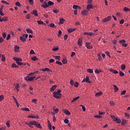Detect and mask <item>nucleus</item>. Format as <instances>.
I'll return each instance as SVG.
<instances>
[{"mask_svg": "<svg viewBox=\"0 0 130 130\" xmlns=\"http://www.w3.org/2000/svg\"><path fill=\"white\" fill-rule=\"evenodd\" d=\"M2 61H6V57L5 56V55H2Z\"/></svg>", "mask_w": 130, "mask_h": 130, "instance_id": "38", "label": "nucleus"}, {"mask_svg": "<svg viewBox=\"0 0 130 130\" xmlns=\"http://www.w3.org/2000/svg\"><path fill=\"white\" fill-rule=\"evenodd\" d=\"M20 39L22 42H26V38H25V34L20 37Z\"/></svg>", "mask_w": 130, "mask_h": 130, "instance_id": "11", "label": "nucleus"}, {"mask_svg": "<svg viewBox=\"0 0 130 130\" xmlns=\"http://www.w3.org/2000/svg\"><path fill=\"white\" fill-rule=\"evenodd\" d=\"M66 19H64L63 18H60L59 25H62V24H63V23H64Z\"/></svg>", "mask_w": 130, "mask_h": 130, "instance_id": "14", "label": "nucleus"}, {"mask_svg": "<svg viewBox=\"0 0 130 130\" xmlns=\"http://www.w3.org/2000/svg\"><path fill=\"white\" fill-rule=\"evenodd\" d=\"M61 90L58 89L57 91H54L53 92V96L56 99H60L61 98Z\"/></svg>", "mask_w": 130, "mask_h": 130, "instance_id": "1", "label": "nucleus"}, {"mask_svg": "<svg viewBox=\"0 0 130 130\" xmlns=\"http://www.w3.org/2000/svg\"><path fill=\"white\" fill-rule=\"evenodd\" d=\"M31 60H33L34 61H36V60H38V58L37 57L34 56L33 57H31Z\"/></svg>", "mask_w": 130, "mask_h": 130, "instance_id": "28", "label": "nucleus"}, {"mask_svg": "<svg viewBox=\"0 0 130 130\" xmlns=\"http://www.w3.org/2000/svg\"><path fill=\"white\" fill-rule=\"evenodd\" d=\"M74 85L75 86V87H76V88H78V87H79V82H76L74 84Z\"/></svg>", "mask_w": 130, "mask_h": 130, "instance_id": "46", "label": "nucleus"}, {"mask_svg": "<svg viewBox=\"0 0 130 130\" xmlns=\"http://www.w3.org/2000/svg\"><path fill=\"white\" fill-rule=\"evenodd\" d=\"M42 72H51V70L49 68H44L42 70Z\"/></svg>", "mask_w": 130, "mask_h": 130, "instance_id": "27", "label": "nucleus"}, {"mask_svg": "<svg viewBox=\"0 0 130 130\" xmlns=\"http://www.w3.org/2000/svg\"><path fill=\"white\" fill-rule=\"evenodd\" d=\"M15 5L17 7H21V3H20L19 2H16Z\"/></svg>", "mask_w": 130, "mask_h": 130, "instance_id": "53", "label": "nucleus"}, {"mask_svg": "<svg viewBox=\"0 0 130 130\" xmlns=\"http://www.w3.org/2000/svg\"><path fill=\"white\" fill-rule=\"evenodd\" d=\"M113 87L115 92H117V91H118V87H117V86H116V85H114Z\"/></svg>", "mask_w": 130, "mask_h": 130, "instance_id": "31", "label": "nucleus"}, {"mask_svg": "<svg viewBox=\"0 0 130 130\" xmlns=\"http://www.w3.org/2000/svg\"><path fill=\"white\" fill-rule=\"evenodd\" d=\"M13 59L14 60H15V61L16 62V63H17L18 66H22L23 62H21L22 60V58L14 57L13 58Z\"/></svg>", "mask_w": 130, "mask_h": 130, "instance_id": "2", "label": "nucleus"}, {"mask_svg": "<svg viewBox=\"0 0 130 130\" xmlns=\"http://www.w3.org/2000/svg\"><path fill=\"white\" fill-rule=\"evenodd\" d=\"M6 124L7 127H10V126H11V125L10 124V122H6Z\"/></svg>", "mask_w": 130, "mask_h": 130, "instance_id": "61", "label": "nucleus"}, {"mask_svg": "<svg viewBox=\"0 0 130 130\" xmlns=\"http://www.w3.org/2000/svg\"><path fill=\"white\" fill-rule=\"evenodd\" d=\"M21 110H23V111H30V110L28 108H22Z\"/></svg>", "mask_w": 130, "mask_h": 130, "instance_id": "41", "label": "nucleus"}, {"mask_svg": "<svg viewBox=\"0 0 130 130\" xmlns=\"http://www.w3.org/2000/svg\"><path fill=\"white\" fill-rule=\"evenodd\" d=\"M20 49V47L18 46H15L14 47V51L15 52H19V50Z\"/></svg>", "mask_w": 130, "mask_h": 130, "instance_id": "25", "label": "nucleus"}, {"mask_svg": "<svg viewBox=\"0 0 130 130\" xmlns=\"http://www.w3.org/2000/svg\"><path fill=\"white\" fill-rule=\"evenodd\" d=\"M111 16H108L107 18L104 19L102 20V22H103L104 23H106V22H108V21H110V20H111Z\"/></svg>", "mask_w": 130, "mask_h": 130, "instance_id": "8", "label": "nucleus"}, {"mask_svg": "<svg viewBox=\"0 0 130 130\" xmlns=\"http://www.w3.org/2000/svg\"><path fill=\"white\" fill-rule=\"evenodd\" d=\"M114 102L111 101L110 102V105H111V106H113L114 105Z\"/></svg>", "mask_w": 130, "mask_h": 130, "instance_id": "60", "label": "nucleus"}, {"mask_svg": "<svg viewBox=\"0 0 130 130\" xmlns=\"http://www.w3.org/2000/svg\"><path fill=\"white\" fill-rule=\"evenodd\" d=\"M111 117L113 119V120L115 121L117 123H120V122H121V120L120 119L115 117L114 115H112Z\"/></svg>", "mask_w": 130, "mask_h": 130, "instance_id": "5", "label": "nucleus"}, {"mask_svg": "<svg viewBox=\"0 0 130 130\" xmlns=\"http://www.w3.org/2000/svg\"><path fill=\"white\" fill-rule=\"evenodd\" d=\"M35 73H30L27 76H26L25 78V81H33V80H35V79H36V77L34 76V77H30L29 76L31 75H33Z\"/></svg>", "mask_w": 130, "mask_h": 130, "instance_id": "3", "label": "nucleus"}, {"mask_svg": "<svg viewBox=\"0 0 130 130\" xmlns=\"http://www.w3.org/2000/svg\"><path fill=\"white\" fill-rule=\"evenodd\" d=\"M62 62L63 64H67L68 63V59L66 58H63Z\"/></svg>", "mask_w": 130, "mask_h": 130, "instance_id": "23", "label": "nucleus"}, {"mask_svg": "<svg viewBox=\"0 0 130 130\" xmlns=\"http://www.w3.org/2000/svg\"><path fill=\"white\" fill-rule=\"evenodd\" d=\"M83 44V39L82 38H80L78 41V46H82Z\"/></svg>", "mask_w": 130, "mask_h": 130, "instance_id": "9", "label": "nucleus"}, {"mask_svg": "<svg viewBox=\"0 0 130 130\" xmlns=\"http://www.w3.org/2000/svg\"><path fill=\"white\" fill-rule=\"evenodd\" d=\"M4 99H5V96H4V95L1 94L0 95V102H1V101H3V100H4Z\"/></svg>", "mask_w": 130, "mask_h": 130, "instance_id": "39", "label": "nucleus"}, {"mask_svg": "<svg viewBox=\"0 0 130 130\" xmlns=\"http://www.w3.org/2000/svg\"><path fill=\"white\" fill-rule=\"evenodd\" d=\"M94 73H95V74H100V73H101V71L98 70H95L94 71Z\"/></svg>", "mask_w": 130, "mask_h": 130, "instance_id": "47", "label": "nucleus"}, {"mask_svg": "<svg viewBox=\"0 0 130 130\" xmlns=\"http://www.w3.org/2000/svg\"><path fill=\"white\" fill-rule=\"evenodd\" d=\"M94 118H102V116L100 115H95L94 116Z\"/></svg>", "mask_w": 130, "mask_h": 130, "instance_id": "51", "label": "nucleus"}, {"mask_svg": "<svg viewBox=\"0 0 130 130\" xmlns=\"http://www.w3.org/2000/svg\"><path fill=\"white\" fill-rule=\"evenodd\" d=\"M1 2L3 3V4H5V5H7V6H9V5H10V4L8 2L5 1L4 0H2Z\"/></svg>", "mask_w": 130, "mask_h": 130, "instance_id": "37", "label": "nucleus"}, {"mask_svg": "<svg viewBox=\"0 0 130 130\" xmlns=\"http://www.w3.org/2000/svg\"><path fill=\"white\" fill-rule=\"evenodd\" d=\"M57 87V85H53L51 88H50V91L51 92H52L53 91H54L55 90V89H56Z\"/></svg>", "mask_w": 130, "mask_h": 130, "instance_id": "18", "label": "nucleus"}, {"mask_svg": "<svg viewBox=\"0 0 130 130\" xmlns=\"http://www.w3.org/2000/svg\"><path fill=\"white\" fill-rule=\"evenodd\" d=\"M87 73H89L90 74H93V69H88L87 70Z\"/></svg>", "mask_w": 130, "mask_h": 130, "instance_id": "33", "label": "nucleus"}, {"mask_svg": "<svg viewBox=\"0 0 130 130\" xmlns=\"http://www.w3.org/2000/svg\"><path fill=\"white\" fill-rule=\"evenodd\" d=\"M48 127L50 130H52V126L51 125V123L48 124Z\"/></svg>", "mask_w": 130, "mask_h": 130, "instance_id": "52", "label": "nucleus"}, {"mask_svg": "<svg viewBox=\"0 0 130 130\" xmlns=\"http://www.w3.org/2000/svg\"><path fill=\"white\" fill-rule=\"evenodd\" d=\"M125 123H126V120H123L122 121L121 124H122V125H124Z\"/></svg>", "mask_w": 130, "mask_h": 130, "instance_id": "50", "label": "nucleus"}, {"mask_svg": "<svg viewBox=\"0 0 130 130\" xmlns=\"http://www.w3.org/2000/svg\"><path fill=\"white\" fill-rule=\"evenodd\" d=\"M48 4H47V3L44 2L43 4L42 5V7L44 8V9H46L48 8Z\"/></svg>", "mask_w": 130, "mask_h": 130, "instance_id": "17", "label": "nucleus"}, {"mask_svg": "<svg viewBox=\"0 0 130 130\" xmlns=\"http://www.w3.org/2000/svg\"><path fill=\"white\" fill-rule=\"evenodd\" d=\"M88 10H84L83 12H81V14L82 16H87L88 15Z\"/></svg>", "mask_w": 130, "mask_h": 130, "instance_id": "20", "label": "nucleus"}, {"mask_svg": "<svg viewBox=\"0 0 130 130\" xmlns=\"http://www.w3.org/2000/svg\"><path fill=\"white\" fill-rule=\"evenodd\" d=\"M55 57V59H57L58 60L60 61V56H54Z\"/></svg>", "mask_w": 130, "mask_h": 130, "instance_id": "40", "label": "nucleus"}, {"mask_svg": "<svg viewBox=\"0 0 130 130\" xmlns=\"http://www.w3.org/2000/svg\"><path fill=\"white\" fill-rule=\"evenodd\" d=\"M14 86H15V88L16 89H20V84H19L18 83H15L14 84Z\"/></svg>", "mask_w": 130, "mask_h": 130, "instance_id": "29", "label": "nucleus"}, {"mask_svg": "<svg viewBox=\"0 0 130 130\" xmlns=\"http://www.w3.org/2000/svg\"><path fill=\"white\" fill-rule=\"evenodd\" d=\"M31 14V15H34V16H35V17H37V16H38V13L37 12V11L35 10H34Z\"/></svg>", "mask_w": 130, "mask_h": 130, "instance_id": "19", "label": "nucleus"}, {"mask_svg": "<svg viewBox=\"0 0 130 130\" xmlns=\"http://www.w3.org/2000/svg\"><path fill=\"white\" fill-rule=\"evenodd\" d=\"M73 8L74 9V10H77V9H78V6H77V5H73Z\"/></svg>", "mask_w": 130, "mask_h": 130, "instance_id": "64", "label": "nucleus"}, {"mask_svg": "<svg viewBox=\"0 0 130 130\" xmlns=\"http://www.w3.org/2000/svg\"><path fill=\"white\" fill-rule=\"evenodd\" d=\"M85 82L88 83V84L91 83V81L89 79V76H86L85 78H84L81 83H85Z\"/></svg>", "mask_w": 130, "mask_h": 130, "instance_id": "6", "label": "nucleus"}, {"mask_svg": "<svg viewBox=\"0 0 130 130\" xmlns=\"http://www.w3.org/2000/svg\"><path fill=\"white\" fill-rule=\"evenodd\" d=\"M99 114L100 115H103L105 114V112L99 111Z\"/></svg>", "mask_w": 130, "mask_h": 130, "instance_id": "55", "label": "nucleus"}, {"mask_svg": "<svg viewBox=\"0 0 130 130\" xmlns=\"http://www.w3.org/2000/svg\"><path fill=\"white\" fill-rule=\"evenodd\" d=\"M84 35H87V36H95L96 35V34H93V32H84Z\"/></svg>", "mask_w": 130, "mask_h": 130, "instance_id": "7", "label": "nucleus"}, {"mask_svg": "<svg viewBox=\"0 0 130 130\" xmlns=\"http://www.w3.org/2000/svg\"><path fill=\"white\" fill-rule=\"evenodd\" d=\"M53 110L55 112V113H58V111H59V110L58 109H55L54 108H53Z\"/></svg>", "mask_w": 130, "mask_h": 130, "instance_id": "36", "label": "nucleus"}, {"mask_svg": "<svg viewBox=\"0 0 130 130\" xmlns=\"http://www.w3.org/2000/svg\"><path fill=\"white\" fill-rule=\"evenodd\" d=\"M37 23L38 24H39V25H43V24H44V22L42 21L39 20L37 21Z\"/></svg>", "mask_w": 130, "mask_h": 130, "instance_id": "45", "label": "nucleus"}, {"mask_svg": "<svg viewBox=\"0 0 130 130\" xmlns=\"http://www.w3.org/2000/svg\"><path fill=\"white\" fill-rule=\"evenodd\" d=\"M92 9H93V5L92 4H88L86 7L87 10L89 11Z\"/></svg>", "mask_w": 130, "mask_h": 130, "instance_id": "12", "label": "nucleus"}, {"mask_svg": "<svg viewBox=\"0 0 130 130\" xmlns=\"http://www.w3.org/2000/svg\"><path fill=\"white\" fill-rule=\"evenodd\" d=\"M12 68H18V66H17L16 63H14L12 65Z\"/></svg>", "mask_w": 130, "mask_h": 130, "instance_id": "59", "label": "nucleus"}, {"mask_svg": "<svg viewBox=\"0 0 130 130\" xmlns=\"http://www.w3.org/2000/svg\"><path fill=\"white\" fill-rule=\"evenodd\" d=\"M121 70L122 71H124V70H125V64H123L121 65Z\"/></svg>", "mask_w": 130, "mask_h": 130, "instance_id": "32", "label": "nucleus"}, {"mask_svg": "<svg viewBox=\"0 0 130 130\" xmlns=\"http://www.w3.org/2000/svg\"><path fill=\"white\" fill-rule=\"evenodd\" d=\"M92 3H93V0L87 1V4H88V5H92Z\"/></svg>", "mask_w": 130, "mask_h": 130, "instance_id": "48", "label": "nucleus"}, {"mask_svg": "<svg viewBox=\"0 0 130 130\" xmlns=\"http://www.w3.org/2000/svg\"><path fill=\"white\" fill-rule=\"evenodd\" d=\"M80 106H81L83 112H85V111H86V107H85V106H84L82 105H81Z\"/></svg>", "mask_w": 130, "mask_h": 130, "instance_id": "44", "label": "nucleus"}, {"mask_svg": "<svg viewBox=\"0 0 130 130\" xmlns=\"http://www.w3.org/2000/svg\"><path fill=\"white\" fill-rule=\"evenodd\" d=\"M125 93H126V90H124L121 92V95H125Z\"/></svg>", "mask_w": 130, "mask_h": 130, "instance_id": "56", "label": "nucleus"}, {"mask_svg": "<svg viewBox=\"0 0 130 130\" xmlns=\"http://www.w3.org/2000/svg\"><path fill=\"white\" fill-rule=\"evenodd\" d=\"M10 39H11V35L10 34H8L7 35V38H6V40H10Z\"/></svg>", "mask_w": 130, "mask_h": 130, "instance_id": "49", "label": "nucleus"}, {"mask_svg": "<svg viewBox=\"0 0 130 130\" xmlns=\"http://www.w3.org/2000/svg\"><path fill=\"white\" fill-rule=\"evenodd\" d=\"M27 33H30V34H33V30L31 28H28L26 30Z\"/></svg>", "mask_w": 130, "mask_h": 130, "instance_id": "26", "label": "nucleus"}, {"mask_svg": "<svg viewBox=\"0 0 130 130\" xmlns=\"http://www.w3.org/2000/svg\"><path fill=\"white\" fill-rule=\"evenodd\" d=\"M85 46L87 47V49H92V48H93L92 46H90V43L89 42L86 43Z\"/></svg>", "mask_w": 130, "mask_h": 130, "instance_id": "15", "label": "nucleus"}, {"mask_svg": "<svg viewBox=\"0 0 130 130\" xmlns=\"http://www.w3.org/2000/svg\"><path fill=\"white\" fill-rule=\"evenodd\" d=\"M80 98V96H77L76 98H73V99L72 100V102H75V101H76V100H78Z\"/></svg>", "mask_w": 130, "mask_h": 130, "instance_id": "35", "label": "nucleus"}, {"mask_svg": "<svg viewBox=\"0 0 130 130\" xmlns=\"http://www.w3.org/2000/svg\"><path fill=\"white\" fill-rule=\"evenodd\" d=\"M119 43H122V44H123L125 43V41L124 40H120Z\"/></svg>", "mask_w": 130, "mask_h": 130, "instance_id": "54", "label": "nucleus"}, {"mask_svg": "<svg viewBox=\"0 0 130 130\" xmlns=\"http://www.w3.org/2000/svg\"><path fill=\"white\" fill-rule=\"evenodd\" d=\"M37 122L36 121H31L29 122V123H27L26 124L28 125L29 127H31L33 128V125H36V123Z\"/></svg>", "mask_w": 130, "mask_h": 130, "instance_id": "4", "label": "nucleus"}, {"mask_svg": "<svg viewBox=\"0 0 130 130\" xmlns=\"http://www.w3.org/2000/svg\"><path fill=\"white\" fill-rule=\"evenodd\" d=\"M54 5V3L52 1H49L48 3V6L49 7V6H53Z\"/></svg>", "mask_w": 130, "mask_h": 130, "instance_id": "30", "label": "nucleus"}, {"mask_svg": "<svg viewBox=\"0 0 130 130\" xmlns=\"http://www.w3.org/2000/svg\"><path fill=\"white\" fill-rule=\"evenodd\" d=\"M119 23H120V24L122 25V24H123V23H124V20H123V19L120 20Z\"/></svg>", "mask_w": 130, "mask_h": 130, "instance_id": "63", "label": "nucleus"}, {"mask_svg": "<svg viewBox=\"0 0 130 130\" xmlns=\"http://www.w3.org/2000/svg\"><path fill=\"white\" fill-rule=\"evenodd\" d=\"M109 71L112 74H118V71L114 70V69H109Z\"/></svg>", "mask_w": 130, "mask_h": 130, "instance_id": "22", "label": "nucleus"}, {"mask_svg": "<svg viewBox=\"0 0 130 130\" xmlns=\"http://www.w3.org/2000/svg\"><path fill=\"white\" fill-rule=\"evenodd\" d=\"M119 74L120 77H123V76H124V73L122 71H119Z\"/></svg>", "mask_w": 130, "mask_h": 130, "instance_id": "42", "label": "nucleus"}, {"mask_svg": "<svg viewBox=\"0 0 130 130\" xmlns=\"http://www.w3.org/2000/svg\"><path fill=\"white\" fill-rule=\"evenodd\" d=\"M35 126H36V127H37V128H40L41 129V128H42V126H41V124L40 123H39L37 122L36 123Z\"/></svg>", "mask_w": 130, "mask_h": 130, "instance_id": "24", "label": "nucleus"}, {"mask_svg": "<svg viewBox=\"0 0 130 130\" xmlns=\"http://www.w3.org/2000/svg\"><path fill=\"white\" fill-rule=\"evenodd\" d=\"M125 115L127 119L129 118V114H128L127 113H125Z\"/></svg>", "mask_w": 130, "mask_h": 130, "instance_id": "57", "label": "nucleus"}, {"mask_svg": "<svg viewBox=\"0 0 130 130\" xmlns=\"http://www.w3.org/2000/svg\"><path fill=\"white\" fill-rule=\"evenodd\" d=\"M101 95H103V93H102V91H99L98 92H96L95 94V97H99V96H101Z\"/></svg>", "mask_w": 130, "mask_h": 130, "instance_id": "21", "label": "nucleus"}, {"mask_svg": "<svg viewBox=\"0 0 130 130\" xmlns=\"http://www.w3.org/2000/svg\"><path fill=\"white\" fill-rule=\"evenodd\" d=\"M75 55H76V53L75 52H72L71 55V57H73L75 56Z\"/></svg>", "mask_w": 130, "mask_h": 130, "instance_id": "58", "label": "nucleus"}, {"mask_svg": "<svg viewBox=\"0 0 130 130\" xmlns=\"http://www.w3.org/2000/svg\"><path fill=\"white\" fill-rule=\"evenodd\" d=\"M70 84L71 85V86H74V80L71 79V80L70 81Z\"/></svg>", "mask_w": 130, "mask_h": 130, "instance_id": "62", "label": "nucleus"}, {"mask_svg": "<svg viewBox=\"0 0 130 130\" xmlns=\"http://www.w3.org/2000/svg\"><path fill=\"white\" fill-rule=\"evenodd\" d=\"M77 30L76 28H71L68 29V33H72L74 31H76Z\"/></svg>", "mask_w": 130, "mask_h": 130, "instance_id": "16", "label": "nucleus"}, {"mask_svg": "<svg viewBox=\"0 0 130 130\" xmlns=\"http://www.w3.org/2000/svg\"><path fill=\"white\" fill-rule=\"evenodd\" d=\"M123 11L124 12H129L130 10H129V9H128V8L124 7L123 9Z\"/></svg>", "mask_w": 130, "mask_h": 130, "instance_id": "34", "label": "nucleus"}, {"mask_svg": "<svg viewBox=\"0 0 130 130\" xmlns=\"http://www.w3.org/2000/svg\"><path fill=\"white\" fill-rule=\"evenodd\" d=\"M2 21L3 22H7L8 21V17H3Z\"/></svg>", "mask_w": 130, "mask_h": 130, "instance_id": "43", "label": "nucleus"}, {"mask_svg": "<svg viewBox=\"0 0 130 130\" xmlns=\"http://www.w3.org/2000/svg\"><path fill=\"white\" fill-rule=\"evenodd\" d=\"M62 111L65 114H67V115H71V112L70 111H69V110H68L67 109L62 110Z\"/></svg>", "mask_w": 130, "mask_h": 130, "instance_id": "13", "label": "nucleus"}, {"mask_svg": "<svg viewBox=\"0 0 130 130\" xmlns=\"http://www.w3.org/2000/svg\"><path fill=\"white\" fill-rule=\"evenodd\" d=\"M27 117L28 118H32L34 119H35V118H37V119H39V116L38 115H37L36 116L34 115L28 116Z\"/></svg>", "mask_w": 130, "mask_h": 130, "instance_id": "10", "label": "nucleus"}]
</instances>
